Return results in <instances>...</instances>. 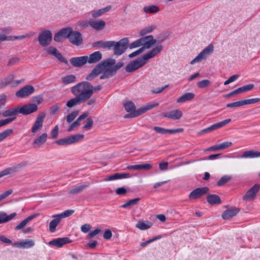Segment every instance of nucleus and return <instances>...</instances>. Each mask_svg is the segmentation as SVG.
I'll list each match as a JSON object with an SVG mask.
<instances>
[{"instance_id":"1","label":"nucleus","mask_w":260,"mask_h":260,"mask_svg":"<svg viewBox=\"0 0 260 260\" xmlns=\"http://www.w3.org/2000/svg\"><path fill=\"white\" fill-rule=\"evenodd\" d=\"M163 49L162 45H159L144 54L142 57L139 58L132 62L128 63L126 68L125 70L127 72H133L139 68L142 67L147 62V61L159 53Z\"/></svg>"},{"instance_id":"2","label":"nucleus","mask_w":260,"mask_h":260,"mask_svg":"<svg viewBox=\"0 0 260 260\" xmlns=\"http://www.w3.org/2000/svg\"><path fill=\"white\" fill-rule=\"evenodd\" d=\"M71 91L75 97L68 101L66 104L68 107L72 108L87 101L78 83L71 88Z\"/></svg>"},{"instance_id":"3","label":"nucleus","mask_w":260,"mask_h":260,"mask_svg":"<svg viewBox=\"0 0 260 260\" xmlns=\"http://www.w3.org/2000/svg\"><path fill=\"white\" fill-rule=\"evenodd\" d=\"M108 60H112L113 62L108 65L107 67H103L102 69V74L100 77V79H105L112 77L123 66L122 62H118L115 66H112L116 63L115 59L112 58H108L103 61H107Z\"/></svg>"},{"instance_id":"4","label":"nucleus","mask_w":260,"mask_h":260,"mask_svg":"<svg viewBox=\"0 0 260 260\" xmlns=\"http://www.w3.org/2000/svg\"><path fill=\"white\" fill-rule=\"evenodd\" d=\"M128 42L127 38L121 39L118 42L110 41V43L108 50H113L115 55H120L127 49Z\"/></svg>"},{"instance_id":"5","label":"nucleus","mask_w":260,"mask_h":260,"mask_svg":"<svg viewBox=\"0 0 260 260\" xmlns=\"http://www.w3.org/2000/svg\"><path fill=\"white\" fill-rule=\"evenodd\" d=\"M78 84L82 90H83L87 100L91 98L94 92L99 91L102 89L101 85L93 86L91 83L88 81H82L78 83Z\"/></svg>"},{"instance_id":"6","label":"nucleus","mask_w":260,"mask_h":260,"mask_svg":"<svg viewBox=\"0 0 260 260\" xmlns=\"http://www.w3.org/2000/svg\"><path fill=\"white\" fill-rule=\"evenodd\" d=\"M158 103H149L147 105H143L137 110V111L129 112V114L124 116V118H134L139 116L147 111L158 106Z\"/></svg>"},{"instance_id":"7","label":"nucleus","mask_w":260,"mask_h":260,"mask_svg":"<svg viewBox=\"0 0 260 260\" xmlns=\"http://www.w3.org/2000/svg\"><path fill=\"white\" fill-rule=\"evenodd\" d=\"M113 62V61L110 60L101 61L95 67L92 71L86 76L85 79L88 81L92 80L96 76L102 73L103 67H107Z\"/></svg>"},{"instance_id":"8","label":"nucleus","mask_w":260,"mask_h":260,"mask_svg":"<svg viewBox=\"0 0 260 260\" xmlns=\"http://www.w3.org/2000/svg\"><path fill=\"white\" fill-rule=\"evenodd\" d=\"M214 50L213 45L210 44L206 47L193 60H192L190 63L193 64L197 62H200L203 60L207 59V57L211 54Z\"/></svg>"},{"instance_id":"9","label":"nucleus","mask_w":260,"mask_h":260,"mask_svg":"<svg viewBox=\"0 0 260 260\" xmlns=\"http://www.w3.org/2000/svg\"><path fill=\"white\" fill-rule=\"evenodd\" d=\"M52 39V32L48 29L42 30L38 36V42L43 47L48 46L50 44Z\"/></svg>"},{"instance_id":"10","label":"nucleus","mask_w":260,"mask_h":260,"mask_svg":"<svg viewBox=\"0 0 260 260\" xmlns=\"http://www.w3.org/2000/svg\"><path fill=\"white\" fill-rule=\"evenodd\" d=\"M26 166V162H22L21 163L18 164L14 166H12L8 168H6L1 172H0V178L2 177L9 175L16 172L19 171L23 168H24Z\"/></svg>"},{"instance_id":"11","label":"nucleus","mask_w":260,"mask_h":260,"mask_svg":"<svg viewBox=\"0 0 260 260\" xmlns=\"http://www.w3.org/2000/svg\"><path fill=\"white\" fill-rule=\"evenodd\" d=\"M72 28L68 27L61 28L57 32L54 37V40L57 42H62V39H68L70 37L71 33H72Z\"/></svg>"},{"instance_id":"12","label":"nucleus","mask_w":260,"mask_h":260,"mask_svg":"<svg viewBox=\"0 0 260 260\" xmlns=\"http://www.w3.org/2000/svg\"><path fill=\"white\" fill-rule=\"evenodd\" d=\"M140 39L141 46H143L141 48L144 49L145 51L146 49H149L151 46L154 45L157 43V41L153 39L152 35L147 36L141 38Z\"/></svg>"},{"instance_id":"13","label":"nucleus","mask_w":260,"mask_h":260,"mask_svg":"<svg viewBox=\"0 0 260 260\" xmlns=\"http://www.w3.org/2000/svg\"><path fill=\"white\" fill-rule=\"evenodd\" d=\"M69 42L73 45L80 46L83 44V39L81 34L78 31H74L72 29V33L69 38Z\"/></svg>"},{"instance_id":"14","label":"nucleus","mask_w":260,"mask_h":260,"mask_svg":"<svg viewBox=\"0 0 260 260\" xmlns=\"http://www.w3.org/2000/svg\"><path fill=\"white\" fill-rule=\"evenodd\" d=\"M260 188V185L258 184H256L250 188L243 197V200L244 201H251L253 200L257 193L258 192Z\"/></svg>"},{"instance_id":"15","label":"nucleus","mask_w":260,"mask_h":260,"mask_svg":"<svg viewBox=\"0 0 260 260\" xmlns=\"http://www.w3.org/2000/svg\"><path fill=\"white\" fill-rule=\"evenodd\" d=\"M35 88L30 85H28L21 88L16 92V95L19 98L28 96L34 93Z\"/></svg>"},{"instance_id":"16","label":"nucleus","mask_w":260,"mask_h":260,"mask_svg":"<svg viewBox=\"0 0 260 260\" xmlns=\"http://www.w3.org/2000/svg\"><path fill=\"white\" fill-rule=\"evenodd\" d=\"M45 117V114L44 113L40 114L38 116L31 129L32 133L36 134L42 128Z\"/></svg>"},{"instance_id":"17","label":"nucleus","mask_w":260,"mask_h":260,"mask_svg":"<svg viewBox=\"0 0 260 260\" xmlns=\"http://www.w3.org/2000/svg\"><path fill=\"white\" fill-rule=\"evenodd\" d=\"M209 190L207 187L198 188L192 190L189 195L190 200H195L200 198L202 196L206 194Z\"/></svg>"},{"instance_id":"18","label":"nucleus","mask_w":260,"mask_h":260,"mask_svg":"<svg viewBox=\"0 0 260 260\" xmlns=\"http://www.w3.org/2000/svg\"><path fill=\"white\" fill-rule=\"evenodd\" d=\"M38 106L36 104H29L19 107V112L23 115H28L36 111Z\"/></svg>"},{"instance_id":"19","label":"nucleus","mask_w":260,"mask_h":260,"mask_svg":"<svg viewBox=\"0 0 260 260\" xmlns=\"http://www.w3.org/2000/svg\"><path fill=\"white\" fill-rule=\"evenodd\" d=\"M72 240L68 237L58 238L55 239L49 242L48 244L50 245L57 247H61L63 245L70 243Z\"/></svg>"},{"instance_id":"20","label":"nucleus","mask_w":260,"mask_h":260,"mask_svg":"<svg viewBox=\"0 0 260 260\" xmlns=\"http://www.w3.org/2000/svg\"><path fill=\"white\" fill-rule=\"evenodd\" d=\"M87 56L72 57L70 61L74 67H81L83 66L87 62Z\"/></svg>"},{"instance_id":"21","label":"nucleus","mask_w":260,"mask_h":260,"mask_svg":"<svg viewBox=\"0 0 260 260\" xmlns=\"http://www.w3.org/2000/svg\"><path fill=\"white\" fill-rule=\"evenodd\" d=\"M153 128L156 133L162 135H165L167 134H174L183 131V128H182L170 129L164 128L159 126H154Z\"/></svg>"},{"instance_id":"22","label":"nucleus","mask_w":260,"mask_h":260,"mask_svg":"<svg viewBox=\"0 0 260 260\" xmlns=\"http://www.w3.org/2000/svg\"><path fill=\"white\" fill-rule=\"evenodd\" d=\"M47 52L48 54L55 56L60 61L68 65V60L58 51L56 48L52 46L49 47L47 48Z\"/></svg>"},{"instance_id":"23","label":"nucleus","mask_w":260,"mask_h":260,"mask_svg":"<svg viewBox=\"0 0 260 260\" xmlns=\"http://www.w3.org/2000/svg\"><path fill=\"white\" fill-rule=\"evenodd\" d=\"M162 116L172 120L179 119L182 116V112L180 110L171 111L168 113H163Z\"/></svg>"},{"instance_id":"24","label":"nucleus","mask_w":260,"mask_h":260,"mask_svg":"<svg viewBox=\"0 0 260 260\" xmlns=\"http://www.w3.org/2000/svg\"><path fill=\"white\" fill-rule=\"evenodd\" d=\"M35 241L32 239H25L20 242H15L12 244L14 247L21 248H29L35 245Z\"/></svg>"},{"instance_id":"25","label":"nucleus","mask_w":260,"mask_h":260,"mask_svg":"<svg viewBox=\"0 0 260 260\" xmlns=\"http://www.w3.org/2000/svg\"><path fill=\"white\" fill-rule=\"evenodd\" d=\"M106 23L103 20H95L93 19L89 20V26L96 30H102L105 26Z\"/></svg>"},{"instance_id":"26","label":"nucleus","mask_w":260,"mask_h":260,"mask_svg":"<svg viewBox=\"0 0 260 260\" xmlns=\"http://www.w3.org/2000/svg\"><path fill=\"white\" fill-rule=\"evenodd\" d=\"M239 212V209L238 208H230L223 212L221 216L224 219L229 220L235 216Z\"/></svg>"},{"instance_id":"27","label":"nucleus","mask_w":260,"mask_h":260,"mask_svg":"<svg viewBox=\"0 0 260 260\" xmlns=\"http://www.w3.org/2000/svg\"><path fill=\"white\" fill-rule=\"evenodd\" d=\"M102 54L100 51H95L87 56V62L89 63H95L99 61L102 58Z\"/></svg>"},{"instance_id":"28","label":"nucleus","mask_w":260,"mask_h":260,"mask_svg":"<svg viewBox=\"0 0 260 260\" xmlns=\"http://www.w3.org/2000/svg\"><path fill=\"white\" fill-rule=\"evenodd\" d=\"M38 216V214H34L28 216L26 218L24 219L22 221H21L14 228L15 230L18 231L22 229L29 221L37 217Z\"/></svg>"},{"instance_id":"29","label":"nucleus","mask_w":260,"mask_h":260,"mask_svg":"<svg viewBox=\"0 0 260 260\" xmlns=\"http://www.w3.org/2000/svg\"><path fill=\"white\" fill-rule=\"evenodd\" d=\"M47 137L48 136L47 133H43L41 136L34 141L32 144V146L36 148L40 147L41 145L46 142Z\"/></svg>"},{"instance_id":"30","label":"nucleus","mask_w":260,"mask_h":260,"mask_svg":"<svg viewBox=\"0 0 260 260\" xmlns=\"http://www.w3.org/2000/svg\"><path fill=\"white\" fill-rule=\"evenodd\" d=\"M152 168V166L149 164L129 165L127 167V169L136 170H149Z\"/></svg>"},{"instance_id":"31","label":"nucleus","mask_w":260,"mask_h":260,"mask_svg":"<svg viewBox=\"0 0 260 260\" xmlns=\"http://www.w3.org/2000/svg\"><path fill=\"white\" fill-rule=\"evenodd\" d=\"M129 175L128 173H115L110 176H107L104 181H109L117 179H123L126 178Z\"/></svg>"},{"instance_id":"32","label":"nucleus","mask_w":260,"mask_h":260,"mask_svg":"<svg viewBox=\"0 0 260 260\" xmlns=\"http://www.w3.org/2000/svg\"><path fill=\"white\" fill-rule=\"evenodd\" d=\"M19 107L15 108H10L5 111L2 113L4 117H16V115L20 113L19 112Z\"/></svg>"},{"instance_id":"33","label":"nucleus","mask_w":260,"mask_h":260,"mask_svg":"<svg viewBox=\"0 0 260 260\" xmlns=\"http://www.w3.org/2000/svg\"><path fill=\"white\" fill-rule=\"evenodd\" d=\"M260 157V151H257L254 150H250L244 151L242 155L243 158H255Z\"/></svg>"},{"instance_id":"34","label":"nucleus","mask_w":260,"mask_h":260,"mask_svg":"<svg viewBox=\"0 0 260 260\" xmlns=\"http://www.w3.org/2000/svg\"><path fill=\"white\" fill-rule=\"evenodd\" d=\"M17 214L14 212L9 215H7V213L4 212H0V223L7 222L16 216Z\"/></svg>"},{"instance_id":"35","label":"nucleus","mask_w":260,"mask_h":260,"mask_svg":"<svg viewBox=\"0 0 260 260\" xmlns=\"http://www.w3.org/2000/svg\"><path fill=\"white\" fill-rule=\"evenodd\" d=\"M54 219L52 220L49 223V231L51 233H54L56 231V228L60 222L61 219L59 217H57L56 215L52 216Z\"/></svg>"},{"instance_id":"36","label":"nucleus","mask_w":260,"mask_h":260,"mask_svg":"<svg viewBox=\"0 0 260 260\" xmlns=\"http://www.w3.org/2000/svg\"><path fill=\"white\" fill-rule=\"evenodd\" d=\"M195 94L192 92H187L183 94L177 100V102L179 103H184L187 101H191L194 98Z\"/></svg>"},{"instance_id":"37","label":"nucleus","mask_w":260,"mask_h":260,"mask_svg":"<svg viewBox=\"0 0 260 260\" xmlns=\"http://www.w3.org/2000/svg\"><path fill=\"white\" fill-rule=\"evenodd\" d=\"M14 79V76L13 74L9 75L6 78L0 80V88L2 89L6 87L8 85L12 84V82Z\"/></svg>"},{"instance_id":"38","label":"nucleus","mask_w":260,"mask_h":260,"mask_svg":"<svg viewBox=\"0 0 260 260\" xmlns=\"http://www.w3.org/2000/svg\"><path fill=\"white\" fill-rule=\"evenodd\" d=\"M206 199L210 205L219 204L221 203L220 197L216 194H209L207 197Z\"/></svg>"},{"instance_id":"39","label":"nucleus","mask_w":260,"mask_h":260,"mask_svg":"<svg viewBox=\"0 0 260 260\" xmlns=\"http://www.w3.org/2000/svg\"><path fill=\"white\" fill-rule=\"evenodd\" d=\"M62 83L64 85L73 83L76 82V77L74 75H68L61 78Z\"/></svg>"},{"instance_id":"40","label":"nucleus","mask_w":260,"mask_h":260,"mask_svg":"<svg viewBox=\"0 0 260 260\" xmlns=\"http://www.w3.org/2000/svg\"><path fill=\"white\" fill-rule=\"evenodd\" d=\"M88 187V185L83 184L80 186L73 187L68 191V193L72 194H78L82 192L84 189Z\"/></svg>"},{"instance_id":"41","label":"nucleus","mask_w":260,"mask_h":260,"mask_svg":"<svg viewBox=\"0 0 260 260\" xmlns=\"http://www.w3.org/2000/svg\"><path fill=\"white\" fill-rule=\"evenodd\" d=\"M253 87H254L253 84H250L246 85L245 86L239 87V88L233 90V93H236V94H238V93L248 91H249V90H251V89H252Z\"/></svg>"},{"instance_id":"42","label":"nucleus","mask_w":260,"mask_h":260,"mask_svg":"<svg viewBox=\"0 0 260 260\" xmlns=\"http://www.w3.org/2000/svg\"><path fill=\"white\" fill-rule=\"evenodd\" d=\"M110 41H99L95 42H94L92 44V47H95L96 46H99L100 47L103 49H108L109 47Z\"/></svg>"},{"instance_id":"43","label":"nucleus","mask_w":260,"mask_h":260,"mask_svg":"<svg viewBox=\"0 0 260 260\" xmlns=\"http://www.w3.org/2000/svg\"><path fill=\"white\" fill-rule=\"evenodd\" d=\"M152 225V223L149 221L142 222L139 221L136 225V227L141 230H146L149 229Z\"/></svg>"},{"instance_id":"44","label":"nucleus","mask_w":260,"mask_h":260,"mask_svg":"<svg viewBox=\"0 0 260 260\" xmlns=\"http://www.w3.org/2000/svg\"><path fill=\"white\" fill-rule=\"evenodd\" d=\"M231 119H227L222 121L219 122L217 123L214 124L211 126H212L213 131H214L215 129H217L218 128H219L225 126L226 124L231 122Z\"/></svg>"},{"instance_id":"45","label":"nucleus","mask_w":260,"mask_h":260,"mask_svg":"<svg viewBox=\"0 0 260 260\" xmlns=\"http://www.w3.org/2000/svg\"><path fill=\"white\" fill-rule=\"evenodd\" d=\"M124 107L125 110L127 112H134V111H137V110H136V106L135 104L131 102V101H128L126 102L124 104Z\"/></svg>"},{"instance_id":"46","label":"nucleus","mask_w":260,"mask_h":260,"mask_svg":"<svg viewBox=\"0 0 260 260\" xmlns=\"http://www.w3.org/2000/svg\"><path fill=\"white\" fill-rule=\"evenodd\" d=\"M144 11L146 13H155L159 11V8L155 5L144 7Z\"/></svg>"},{"instance_id":"47","label":"nucleus","mask_w":260,"mask_h":260,"mask_svg":"<svg viewBox=\"0 0 260 260\" xmlns=\"http://www.w3.org/2000/svg\"><path fill=\"white\" fill-rule=\"evenodd\" d=\"M84 137V135L79 134L70 136L69 137L70 139L71 143L73 144L79 142L83 139Z\"/></svg>"},{"instance_id":"48","label":"nucleus","mask_w":260,"mask_h":260,"mask_svg":"<svg viewBox=\"0 0 260 260\" xmlns=\"http://www.w3.org/2000/svg\"><path fill=\"white\" fill-rule=\"evenodd\" d=\"M13 133L12 129H7L0 133V142L6 139Z\"/></svg>"},{"instance_id":"49","label":"nucleus","mask_w":260,"mask_h":260,"mask_svg":"<svg viewBox=\"0 0 260 260\" xmlns=\"http://www.w3.org/2000/svg\"><path fill=\"white\" fill-rule=\"evenodd\" d=\"M140 201V198H139L131 200L129 201H128V202H127L126 203L122 205L121 206V207L123 208H126L129 206H133V205L138 204V203Z\"/></svg>"},{"instance_id":"50","label":"nucleus","mask_w":260,"mask_h":260,"mask_svg":"<svg viewBox=\"0 0 260 260\" xmlns=\"http://www.w3.org/2000/svg\"><path fill=\"white\" fill-rule=\"evenodd\" d=\"M155 28H156V26L154 25L147 26L145 28L142 29L140 31V35L141 36H144L147 34L152 32Z\"/></svg>"},{"instance_id":"51","label":"nucleus","mask_w":260,"mask_h":260,"mask_svg":"<svg viewBox=\"0 0 260 260\" xmlns=\"http://www.w3.org/2000/svg\"><path fill=\"white\" fill-rule=\"evenodd\" d=\"M55 143L59 145H67L71 144L69 136L59 139Z\"/></svg>"},{"instance_id":"52","label":"nucleus","mask_w":260,"mask_h":260,"mask_svg":"<svg viewBox=\"0 0 260 260\" xmlns=\"http://www.w3.org/2000/svg\"><path fill=\"white\" fill-rule=\"evenodd\" d=\"M231 179H232L231 176H226V175L223 176L218 181L217 185L220 186H222L223 185H224V184H225L226 183H227L228 182L230 181L231 180Z\"/></svg>"},{"instance_id":"53","label":"nucleus","mask_w":260,"mask_h":260,"mask_svg":"<svg viewBox=\"0 0 260 260\" xmlns=\"http://www.w3.org/2000/svg\"><path fill=\"white\" fill-rule=\"evenodd\" d=\"M74 212L75 211L74 210H67L60 214H56V216L59 217L61 219L62 218L70 216L72 214H73Z\"/></svg>"},{"instance_id":"54","label":"nucleus","mask_w":260,"mask_h":260,"mask_svg":"<svg viewBox=\"0 0 260 260\" xmlns=\"http://www.w3.org/2000/svg\"><path fill=\"white\" fill-rule=\"evenodd\" d=\"M210 81L207 79L203 80L197 83V86L200 88H204L210 84Z\"/></svg>"},{"instance_id":"55","label":"nucleus","mask_w":260,"mask_h":260,"mask_svg":"<svg viewBox=\"0 0 260 260\" xmlns=\"http://www.w3.org/2000/svg\"><path fill=\"white\" fill-rule=\"evenodd\" d=\"M88 113H85L81 115L77 120L73 123L75 127H78L80 125V121L85 118H86L88 116Z\"/></svg>"},{"instance_id":"56","label":"nucleus","mask_w":260,"mask_h":260,"mask_svg":"<svg viewBox=\"0 0 260 260\" xmlns=\"http://www.w3.org/2000/svg\"><path fill=\"white\" fill-rule=\"evenodd\" d=\"M78 111H73L70 113L67 117V121L68 123L72 122L78 115Z\"/></svg>"},{"instance_id":"57","label":"nucleus","mask_w":260,"mask_h":260,"mask_svg":"<svg viewBox=\"0 0 260 260\" xmlns=\"http://www.w3.org/2000/svg\"><path fill=\"white\" fill-rule=\"evenodd\" d=\"M244 106L243 100L234 103H229L226 105L228 108H236Z\"/></svg>"},{"instance_id":"58","label":"nucleus","mask_w":260,"mask_h":260,"mask_svg":"<svg viewBox=\"0 0 260 260\" xmlns=\"http://www.w3.org/2000/svg\"><path fill=\"white\" fill-rule=\"evenodd\" d=\"M244 106L246 105H251L257 103L260 101V98H253L250 99L243 100Z\"/></svg>"},{"instance_id":"59","label":"nucleus","mask_w":260,"mask_h":260,"mask_svg":"<svg viewBox=\"0 0 260 260\" xmlns=\"http://www.w3.org/2000/svg\"><path fill=\"white\" fill-rule=\"evenodd\" d=\"M35 34V32H31L30 34H26L25 35H21V36H11L12 40L11 41H14L15 40H22L24 38H26L27 37H29L30 36H33Z\"/></svg>"},{"instance_id":"60","label":"nucleus","mask_w":260,"mask_h":260,"mask_svg":"<svg viewBox=\"0 0 260 260\" xmlns=\"http://www.w3.org/2000/svg\"><path fill=\"white\" fill-rule=\"evenodd\" d=\"M16 119V117L7 118L5 119L0 120V127L3 126L12 121H14Z\"/></svg>"},{"instance_id":"61","label":"nucleus","mask_w":260,"mask_h":260,"mask_svg":"<svg viewBox=\"0 0 260 260\" xmlns=\"http://www.w3.org/2000/svg\"><path fill=\"white\" fill-rule=\"evenodd\" d=\"M60 108V105L59 104L52 106L50 108V113L52 115L56 114Z\"/></svg>"},{"instance_id":"62","label":"nucleus","mask_w":260,"mask_h":260,"mask_svg":"<svg viewBox=\"0 0 260 260\" xmlns=\"http://www.w3.org/2000/svg\"><path fill=\"white\" fill-rule=\"evenodd\" d=\"M93 123V121L91 118H88L87 120V122L85 125H84L83 128L85 130H89Z\"/></svg>"},{"instance_id":"63","label":"nucleus","mask_w":260,"mask_h":260,"mask_svg":"<svg viewBox=\"0 0 260 260\" xmlns=\"http://www.w3.org/2000/svg\"><path fill=\"white\" fill-rule=\"evenodd\" d=\"M13 191V190L12 189H10L8 190L5 191L3 193L1 194H0L1 201H2V200H3L5 198H6L7 197H8L12 193Z\"/></svg>"},{"instance_id":"64","label":"nucleus","mask_w":260,"mask_h":260,"mask_svg":"<svg viewBox=\"0 0 260 260\" xmlns=\"http://www.w3.org/2000/svg\"><path fill=\"white\" fill-rule=\"evenodd\" d=\"M102 9L98 10H93L91 12V16L93 18H98L103 14Z\"/></svg>"}]
</instances>
